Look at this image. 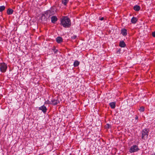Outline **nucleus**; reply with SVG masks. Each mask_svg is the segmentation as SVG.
<instances>
[{
	"mask_svg": "<svg viewBox=\"0 0 155 155\" xmlns=\"http://www.w3.org/2000/svg\"><path fill=\"white\" fill-rule=\"evenodd\" d=\"M79 63L78 61H75L74 62V67H77L79 65Z\"/></svg>",
	"mask_w": 155,
	"mask_h": 155,
	"instance_id": "17",
	"label": "nucleus"
},
{
	"mask_svg": "<svg viewBox=\"0 0 155 155\" xmlns=\"http://www.w3.org/2000/svg\"><path fill=\"white\" fill-rule=\"evenodd\" d=\"M138 150L137 146L136 145H133L130 148L129 152L131 153H132L137 151Z\"/></svg>",
	"mask_w": 155,
	"mask_h": 155,
	"instance_id": "4",
	"label": "nucleus"
},
{
	"mask_svg": "<svg viewBox=\"0 0 155 155\" xmlns=\"http://www.w3.org/2000/svg\"><path fill=\"white\" fill-rule=\"evenodd\" d=\"M45 16V15H43V16H42V17H43V16Z\"/></svg>",
	"mask_w": 155,
	"mask_h": 155,
	"instance_id": "26",
	"label": "nucleus"
},
{
	"mask_svg": "<svg viewBox=\"0 0 155 155\" xmlns=\"http://www.w3.org/2000/svg\"><path fill=\"white\" fill-rule=\"evenodd\" d=\"M5 9V7L4 6H0V12H2Z\"/></svg>",
	"mask_w": 155,
	"mask_h": 155,
	"instance_id": "18",
	"label": "nucleus"
},
{
	"mask_svg": "<svg viewBox=\"0 0 155 155\" xmlns=\"http://www.w3.org/2000/svg\"><path fill=\"white\" fill-rule=\"evenodd\" d=\"M131 22L133 24H135L137 21V19L136 18L133 17L131 20Z\"/></svg>",
	"mask_w": 155,
	"mask_h": 155,
	"instance_id": "11",
	"label": "nucleus"
},
{
	"mask_svg": "<svg viewBox=\"0 0 155 155\" xmlns=\"http://www.w3.org/2000/svg\"><path fill=\"white\" fill-rule=\"evenodd\" d=\"M13 11L11 8L8 9L7 11V13L8 15H11L13 13Z\"/></svg>",
	"mask_w": 155,
	"mask_h": 155,
	"instance_id": "12",
	"label": "nucleus"
},
{
	"mask_svg": "<svg viewBox=\"0 0 155 155\" xmlns=\"http://www.w3.org/2000/svg\"><path fill=\"white\" fill-rule=\"evenodd\" d=\"M7 68V65L3 63L0 64V70L2 72H5L6 71Z\"/></svg>",
	"mask_w": 155,
	"mask_h": 155,
	"instance_id": "3",
	"label": "nucleus"
},
{
	"mask_svg": "<svg viewBox=\"0 0 155 155\" xmlns=\"http://www.w3.org/2000/svg\"><path fill=\"white\" fill-rule=\"evenodd\" d=\"M152 36L154 37H155V32L152 33Z\"/></svg>",
	"mask_w": 155,
	"mask_h": 155,
	"instance_id": "22",
	"label": "nucleus"
},
{
	"mask_svg": "<svg viewBox=\"0 0 155 155\" xmlns=\"http://www.w3.org/2000/svg\"><path fill=\"white\" fill-rule=\"evenodd\" d=\"M119 46L121 47H124L126 46V44L123 41H122L120 42Z\"/></svg>",
	"mask_w": 155,
	"mask_h": 155,
	"instance_id": "10",
	"label": "nucleus"
},
{
	"mask_svg": "<svg viewBox=\"0 0 155 155\" xmlns=\"http://www.w3.org/2000/svg\"><path fill=\"white\" fill-rule=\"evenodd\" d=\"M121 33L124 36H126L127 35V30L125 28L122 29Z\"/></svg>",
	"mask_w": 155,
	"mask_h": 155,
	"instance_id": "7",
	"label": "nucleus"
},
{
	"mask_svg": "<svg viewBox=\"0 0 155 155\" xmlns=\"http://www.w3.org/2000/svg\"><path fill=\"white\" fill-rule=\"evenodd\" d=\"M138 119V117L137 116H136L135 117L136 119Z\"/></svg>",
	"mask_w": 155,
	"mask_h": 155,
	"instance_id": "24",
	"label": "nucleus"
},
{
	"mask_svg": "<svg viewBox=\"0 0 155 155\" xmlns=\"http://www.w3.org/2000/svg\"><path fill=\"white\" fill-rule=\"evenodd\" d=\"M104 19V17H102L100 19V20H101V21H102V20H103Z\"/></svg>",
	"mask_w": 155,
	"mask_h": 155,
	"instance_id": "23",
	"label": "nucleus"
},
{
	"mask_svg": "<svg viewBox=\"0 0 155 155\" xmlns=\"http://www.w3.org/2000/svg\"><path fill=\"white\" fill-rule=\"evenodd\" d=\"M148 131L147 129H144L142 132V138L145 140L147 138Z\"/></svg>",
	"mask_w": 155,
	"mask_h": 155,
	"instance_id": "2",
	"label": "nucleus"
},
{
	"mask_svg": "<svg viewBox=\"0 0 155 155\" xmlns=\"http://www.w3.org/2000/svg\"><path fill=\"white\" fill-rule=\"evenodd\" d=\"M52 103L53 104L55 105L58 104V101L57 100H53L51 101Z\"/></svg>",
	"mask_w": 155,
	"mask_h": 155,
	"instance_id": "14",
	"label": "nucleus"
},
{
	"mask_svg": "<svg viewBox=\"0 0 155 155\" xmlns=\"http://www.w3.org/2000/svg\"><path fill=\"white\" fill-rule=\"evenodd\" d=\"M144 108L143 107H141L139 109V110L141 112H143L144 111Z\"/></svg>",
	"mask_w": 155,
	"mask_h": 155,
	"instance_id": "19",
	"label": "nucleus"
},
{
	"mask_svg": "<svg viewBox=\"0 0 155 155\" xmlns=\"http://www.w3.org/2000/svg\"><path fill=\"white\" fill-rule=\"evenodd\" d=\"M68 0H62V3L64 5H66L67 3L68 2Z\"/></svg>",
	"mask_w": 155,
	"mask_h": 155,
	"instance_id": "16",
	"label": "nucleus"
},
{
	"mask_svg": "<svg viewBox=\"0 0 155 155\" xmlns=\"http://www.w3.org/2000/svg\"><path fill=\"white\" fill-rule=\"evenodd\" d=\"M110 125H109V124H107L106 125V127L107 128H110Z\"/></svg>",
	"mask_w": 155,
	"mask_h": 155,
	"instance_id": "20",
	"label": "nucleus"
},
{
	"mask_svg": "<svg viewBox=\"0 0 155 155\" xmlns=\"http://www.w3.org/2000/svg\"><path fill=\"white\" fill-rule=\"evenodd\" d=\"M134 9L136 11H139L140 9V7L137 5L134 6Z\"/></svg>",
	"mask_w": 155,
	"mask_h": 155,
	"instance_id": "13",
	"label": "nucleus"
},
{
	"mask_svg": "<svg viewBox=\"0 0 155 155\" xmlns=\"http://www.w3.org/2000/svg\"><path fill=\"white\" fill-rule=\"evenodd\" d=\"M151 155H155V154H151Z\"/></svg>",
	"mask_w": 155,
	"mask_h": 155,
	"instance_id": "25",
	"label": "nucleus"
},
{
	"mask_svg": "<svg viewBox=\"0 0 155 155\" xmlns=\"http://www.w3.org/2000/svg\"><path fill=\"white\" fill-rule=\"evenodd\" d=\"M61 24L64 27H69L71 25V22L69 19L67 17H64L61 20Z\"/></svg>",
	"mask_w": 155,
	"mask_h": 155,
	"instance_id": "1",
	"label": "nucleus"
},
{
	"mask_svg": "<svg viewBox=\"0 0 155 155\" xmlns=\"http://www.w3.org/2000/svg\"><path fill=\"white\" fill-rule=\"evenodd\" d=\"M57 18L55 16H53L51 18V21L52 22L54 23L56 21H57Z\"/></svg>",
	"mask_w": 155,
	"mask_h": 155,
	"instance_id": "8",
	"label": "nucleus"
},
{
	"mask_svg": "<svg viewBox=\"0 0 155 155\" xmlns=\"http://www.w3.org/2000/svg\"><path fill=\"white\" fill-rule=\"evenodd\" d=\"M110 105L112 108H114L115 107V102H112L110 103Z\"/></svg>",
	"mask_w": 155,
	"mask_h": 155,
	"instance_id": "15",
	"label": "nucleus"
},
{
	"mask_svg": "<svg viewBox=\"0 0 155 155\" xmlns=\"http://www.w3.org/2000/svg\"><path fill=\"white\" fill-rule=\"evenodd\" d=\"M57 9L55 6H53L50 9V10L47 11V12L48 14L49 13L50 15H53L56 12Z\"/></svg>",
	"mask_w": 155,
	"mask_h": 155,
	"instance_id": "5",
	"label": "nucleus"
},
{
	"mask_svg": "<svg viewBox=\"0 0 155 155\" xmlns=\"http://www.w3.org/2000/svg\"><path fill=\"white\" fill-rule=\"evenodd\" d=\"M39 109L41 110L44 113H46L47 111V108L44 105H43L39 107Z\"/></svg>",
	"mask_w": 155,
	"mask_h": 155,
	"instance_id": "6",
	"label": "nucleus"
},
{
	"mask_svg": "<svg viewBox=\"0 0 155 155\" xmlns=\"http://www.w3.org/2000/svg\"><path fill=\"white\" fill-rule=\"evenodd\" d=\"M56 40L58 43H61L62 42V39L61 37H57L56 38Z\"/></svg>",
	"mask_w": 155,
	"mask_h": 155,
	"instance_id": "9",
	"label": "nucleus"
},
{
	"mask_svg": "<svg viewBox=\"0 0 155 155\" xmlns=\"http://www.w3.org/2000/svg\"><path fill=\"white\" fill-rule=\"evenodd\" d=\"M45 103L48 104H51L50 102L48 100L45 102Z\"/></svg>",
	"mask_w": 155,
	"mask_h": 155,
	"instance_id": "21",
	"label": "nucleus"
}]
</instances>
